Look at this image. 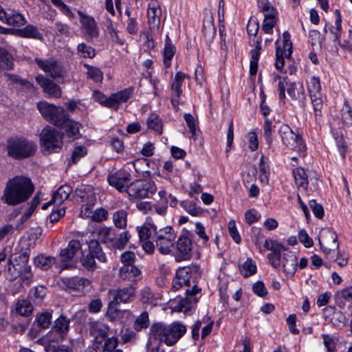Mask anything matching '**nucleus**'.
<instances>
[{
	"instance_id": "nucleus-27",
	"label": "nucleus",
	"mask_w": 352,
	"mask_h": 352,
	"mask_svg": "<svg viewBox=\"0 0 352 352\" xmlns=\"http://www.w3.org/2000/svg\"><path fill=\"white\" fill-rule=\"evenodd\" d=\"M14 36L38 40L43 38V36L38 32V28L33 25H28L23 28H14Z\"/></svg>"
},
{
	"instance_id": "nucleus-32",
	"label": "nucleus",
	"mask_w": 352,
	"mask_h": 352,
	"mask_svg": "<svg viewBox=\"0 0 352 352\" xmlns=\"http://www.w3.org/2000/svg\"><path fill=\"white\" fill-rule=\"evenodd\" d=\"M293 175L295 180V184L297 188L300 190H307L308 185V176L304 168L298 167L293 170Z\"/></svg>"
},
{
	"instance_id": "nucleus-56",
	"label": "nucleus",
	"mask_w": 352,
	"mask_h": 352,
	"mask_svg": "<svg viewBox=\"0 0 352 352\" xmlns=\"http://www.w3.org/2000/svg\"><path fill=\"white\" fill-rule=\"evenodd\" d=\"M108 218V212L107 210L100 208L94 211L91 219L96 222H101L107 220Z\"/></svg>"
},
{
	"instance_id": "nucleus-53",
	"label": "nucleus",
	"mask_w": 352,
	"mask_h": 352,
	"mask_svg": "<svg viewBox=\"0 0 352 352\" xmlns=\"http://www.w3.org/2000/svg\"><path fill=\"white\" fill-rule=\"evenodd\" d=\"M283 47L281 48L285 52V56L289 58L292 53V43L290 41V34L288 32H285L283 34Z\"/></svg>"
},
{
	"instance_id": "nucleus-29",
	"label": "nucleus",
	"mask_w": 352,
	"mask_h": 352,
	"mask_svg": "<svg viewBox=\"0 0 352 352\" xmlns=\"http://www.w3.org/2000/svg\"><path fill=\"white\" fill-rule=\"evenodd\" d=\"M115 236L116 232L111 228L102 227L98 232V239L110 248H113Z\"/></svg>"
},
{
	"instance_id": "nucleus-63",
	"label": "nucleus",
	"mask_w": 352,
	"mask_h": 352,
	"mask_svg": "<svg viewBox=\"0 0 352 352\" xmlns=\"http://www.w3.org/2000/svg\"><path fill=\"white\" fill-rule=\"evenodd\" d=\"M16 265L18 267L23 268L28 266L29 254L27 252H21L16 258H14Z\"/></svg>"
},
{
	"instance_id": "nucleus-42",
	"label": "nucleus",
	"mask_w": 352,
	"mask_h": 352,
	"mask_svg": "<svg viewBox=\"0 0 352 352\" xmlns=\"http://www.w3.org/2000/svg\"><path fill=\"white\" fill-rule=\"evenodd\" d=\"M70 320L63 316H60L54 322L53 329L60 335L65 334L69 327Z\"/></svg>"
},
{
	"instance_id": "nucleus-26",
	"label": "nucleus",
	"mask_w": 352,
	"mask_h": 352,
	"mask_svg": "<svg viewBox=\"0 0 352 352\" xmlns=\"http://www.w3.org/2000/svg\"><path fill=\"white\" fill-rule=\"evenodd\" d=\"M119 276L124 280L135 282L142 278V272L134 265H126L120 267Z\"/></svg>"
},
{
	"instance_id": "nucleus-18",
	"label": "nucleus",
	"mask_w": 352,
	"mask_h": 352,
	"mask_svg": "<svg viewBox=\"0 0 352 352\" xmlns=\"http://www.w3.org/2000/svg\"><path fill=\"white\" fill-rule=\"evenodd\" d=\"M0 21L10 26L19 28L26 24L25 16L17 11L7 12L0 5Z\"/></svg>"
},
{
	"instance_id": "nucleus-48",
	"label": "nucleus",
	"mask_w": 352,
	"mask_h": 352,
	"mask_svg": "<svg viewBox=\"0 0 352 352\" xmlns=\"http://www.w3.org/2000/svg\"><path fill=\"white\" fill-rule=\"evenodd\" d=\"M345 315L340 310H334L331 318V324L337 328L345 326L346 323Z\"/></svg>"
},
{
	"instance_id": "nucleus-36",
	"label": "nucleus",
	"mask_w": 352,
	"mask_h": 352,
	"mask_svg": "<svg viewBox=\"0 0 352 352\" xmlns=\"http://www.w3.org/2000/svg\"><path fill=\"white\" fill-rule=\"evenodd\" d=\"M335 300L337 305L340 308L344 306L346 301L352 303V286L336 292Z\"/></svg>"
},
{
	"instance_id": "nucleus-30",
	"label": "nucleus",
	"mask_w": 352,
	"mask_h": 352,
	"mask_svg": "<svg viewBox=\"0 0 352 352\" xmlns=\"http://www.w3.org/2000/svg\"><path fill=\"white\" fill-rule=\"evenodd\" d=\"M89 328L90 333L96 338H105L109 331V327L98 320H91L89 322Z\"/></svg>"
},
{
	"instance_id": "nucleus-55",
	"label": "nucleus",
	"mask_w": 352,
	"mask_h": 352,
	"mask_svg": "<svg viewBox=\"0 0 352 352\" xmlns=\"http://www.w3.org/2000/svg\"><path fill=\"white\" fill-rule=\"evenodd\" d=\"M86 67H87L88 69L87 72V75L88 78L94 80L96 82H99L102 80V73L98 68L88 65H86Z\"/></svg>"
},
{
	"instance_id": "nucleus-22",
	"label": "nucleus",
	"mask_w": 352,
	"mask_h": 352,
	"mask_svg": "<svg viewBox=\"0 0 352 352\" xmlns=\"http://www.w3.org/2000/svg\"><path fill=\"white\" fill-rule=\"evenodd\" d=\"M186 297L181 299L178 304V311L186 313L191 309L197 302L196 295L201 292V289L195 285L191 289H187Z\"/></svg>"
},
{
	"instance_id": "nucleus-37",
	"label": "nucleus",
	"mask_w": 352,
	"mask_h": 352,
	"mask_svg": "<svg viewBox=\"0 0 352 352\" xmlns=\"http://www.w3.org/2000/svg\"><path fill=\"white\" fill-rule=\"evenodd\" d=\"M63 126H65V135L72 140L78 139L80 137L78 122L69 120L67 116V120Z\"/></svg>"
},
{
	"instance_id": "nucleus-20",
	"label": "nucleus",
	"mask_w": 352,
	"mask_h": 352,
	"mask_svg": "<svg viewBox=\"0 0 352 352\" xmlns=\"http://www.w3.org/2000/svg\"><path fill=\"white\" fill-rule=\"evenodd\" d=\"M135 288L129 285L123 288L109 290V296L112 298L111 301L115 304L120 302H129L132 300L135 296Z\"/></svg>"
},
{
	"instance_id": "nucleus-60",
	"label": "nucleus",
	"mask_w": 352,
	"mask_h": 352,
	"mask_svg": "<svg viewBox=\"0 0 352 352\" xmlns=\"http://www.w3.org/2000/svg\"><path fill=\"white\" fill-rule=\"evenodd\" d=\"M141 300L144 304L154 303V294L150 288H144L141 292Z\"/></svg>"
},
{
	"instance_id": "nucleus-45",
	"label": "nucleus",
	"mask_w": 352,
	"mask_h": 352,
	"mask_svg": "<svg viewBox=\"0 0 352 352\" xmlns=\"http://www.w3.org/2000/svg\"><path fill=\"white\" fill-rule=\"evenodd\" d=\"M113 221L116 227L123 229L126 226L127 212L124 210H120L114 213Z\"/></svg>"
},
{
	"instance_id": "nucleus-2",
	"label": "nucleus",
	"mask_w": 352,
	"mask_h": 352,
	"mask_svg": "<svg viewBox=\"0 0 352 352\" xmlns=\"http://www.w3.org/2000/svg\"><path fill=\"white\" fill-rule=\"evenodd\" d=\"M186 332V327L175 322L170 325L155 323L150 329L151 336L168 346L175 344Z\"/></svg>"
},
{
	"instance_id": "nucleus-21",
	"label": "nucleus",
	"mask_w": 352,
	"mask_h": 352,
	"mask_svg": "<svg viewBox=\"0 0 352 352\" xmlns=\"http://www.w3.org/2000/svg\"><path fill=\"white\" fill-rule=\"evenodd\" d=\"M186 77V74L178 72L171 84V104L176 111L179 109V98L182 94V85Z\"/></svg>"
},
{
	"instance_id": "nucleus-17",
	"label": "nucleus",
	"mask_w": 352,
	"mask_h": 352,
	"mask_svg": "<svg viewBox=\"0 0 352 352\" xmlns=\"http://www.w3.org/2000/svg\"><path fill=\"white\" fill-rule=\"evenodd\" d=\"M82 250V244L78 240L72 239L69 241L68 245L59 252L60 261L64 263L63 269L70 266L68 263L72 262L76 255Z\"/></svg>"
},
{
	"instance_id": "nucleus-52",
	"label": "nucleus",
	"mask_w": 352,
	"mask_h": 352,
	"mask_svg": "<svg viewBox=\"0 0 352 352\" xmlns=\"http://www.w3.org/2000/svg\"><path fill=\"white\" fill-rule=\"evenodd\" d=\"M36 321L41 328H48L52 321V314L50 312L42 313L37 316Z\"/></svg>"
},
{
	"instance_id": "nucleus-10",
	"label": "nucleus",
	"mask_w": 352,
	"mask_h": 352,
	"mask_svg": "<svg viewBox=\"0 0 352 352\" xmlns=\"http://www.w3.org/2000/svg\"><path fill=\"white\" fill-rule=\"evenodd\" d=\"M278 133L281 138L283 143L290 149H297L299 151H303L305 146L302 142V137L295 133L292 129L287 124H282Z\"/></svg>"
},
{
	"instance_id": "nucleus-46",
	"label": "nucleus",
	"mask_w": 352,
	"mask_h": 352,
	"mask_svg": "<svg viewBox=\"0 0 352 352\" xmlns=\"http://www.w3.org/2000/svg\"><path fill=\"white\" fill-rule=\"evenodd\" d=\"M149 323L148 314L146 311H144L136 318L133 328L136 331H140L142 329L147 328Z\"/></svg>"
},
{
	"instance_id": "nucleus-23",
	"label": "nucleus",
	"mask_w": 352,
	"mask_h": 352,
	"mask_svg": "<svg viewBox=\"0 0 352 352\" xmlns=\"http://www.w3.org/2000/svg\"><path fill=\"white\" fill-rule=\"evenodd\" d=\"M264 248L265 250H271L272 252L267 255L269 261L272 267L279 265L280 254L287 250V248L276 241L265 239Z\"/></svg>"
},
{
	"instance_id": "nucleus-16",
	"label": "nucleus",
	"mask_w": 352,
	"mask_h": 352,
	"mask_svg": "<svg viewBox=\"0 0 352 352\" xmlns=\"http://www.w3.org/2000/svg\"><path fill=\"white\" fill-rule=\"evenodd\" d=\"M110 186L120 192H126L131 184V174L126 170H119L109 175L107 178Z\"/></svg>"
},
{
	"instance_id": "nucleus-40",
	"label": "nucleus",
	"mask_w": 352,
	"mask_h": 352,
	"mask_svg": "<svg viewBox=\"0 0 352 352\" xmlns=\"http://www.w3.org/2000/svg\"><path fill=\"white\" fill-rule=\"evenodd\" d=\"M13 66L12 55L7 50L0 47V69L10 70L12 69Z\"/></svg>"
},
{
	"instance_id": "nucleus-28",
	"label": "nucleus",
	"mask_w": 352,
	"mask_h": 352,
	"mask_svg": "<svg viewBox=\"0 0 352 352\" xmlns=\"http://www.w3.org/2000/svg\"><path fill=\"white\" fill-rule=\"evenodd\" d=\"M162 11L160 8L155 4L150 3L147 10V17L151 28H158L160 23Z\"/></svg>"
},
{
	"instance_id": "nucleus-62",
	"label": "nucleus",
	"mask_w": 352,
	"mask_h": 352,
	"mask_svg": "<svg viewBox=\"0 0 352 352\" xmlns=\"http://www.w3.org/2000/svg\"><path fill=\"white\" fill-rule=\"evenodd\" d=\"M309 206L313 213L317 218L322 219L323 217L324 209L320 204H317L315 200H311L309 201Z\"/></svg>"
},
{
	"instance_id": "nucleus-54",
	"label": "nucleus",
	"mask_w": 352,
	"mask_h": 352,
	"mask_svg": "<svg viewBox=\"0 0 352 352\" xmlns=\"http://www.w3.org/2000/svg\"><path fill=\"white\" fill-rule=\"evenodd\" d=\"M264 135L268 144H271L273 141L272 123L269 119H265L263 124Z\"/></svg>"
},
{
	"instance_id": "nucleus-15",
	"label": "nucleus",
	"mask_w": 352,
	"mask_h": 352,
	"mask_svg": "<svg viewBox=\"0 0 352 352\" xmlns=\"http://www.w3.org/2000/svg\"><path fill=\"white\" fill-rule=\"evenodd\" d=\"M62 282L65 289L74 296L83 294L85 288L90 285L88 279L78 276L63 278Z\"/></svg>"
},
{
	"instance_id": "nucleus-5",
	"label": "nucleus",
	"mask_w": 352,
	"mask_h": 352,
	"mask_svg": "<svg viewBox=\"0 0 352 352\" xmlns=\"http://www.w3.org/2000/svg\"><path fill=\"white\" fill-rule=\"evenodd\" d=\"M38 109L43 117L54 125L62 127L67 120V114L63 108L51 104L47 102H39Z\"/></svg>"
},
{
	"instance_id": "nucleus-8",
	"label": "nucleus",
	"mask_w": 352,
	"mask_h": 352,
	"mask_svg": "<svg viewBox=\"0 0 352 352\" xmlns=\"http://www.w3.org/2000/svg\"><path fill=\"white\" fill-rule=\"evenodd\" d=\"M157 187L153 181L138 180L131 184L127 193L131 199H144L155 194Z\"/></svg>"
},
{
	"instance_id": "nucleus-49",
	"label": "nucleus",
	"mask_w": 352,
	"mask_h": 352,
	"mask_svg": "<svg viewBox=\"0 0 352 352\" xmlns=\"http://www.w3.org/2000/svg\"><path fill=\"white\" fill-rule=\"evenodd\" d=\"M131 238V235L128 231L122 232L120 233L118 238L115 236L113 248L122 250L123 249Z\"/></svg>"
},
{
	"instance_id": "nucleus-43",
	"label": "nucleus",
	"mask_w": 352,
	"mask_h": 352,
	"mask_svg": "<svg viewBox=\"0 0 352 352\" xmlns=\"http://www.w3.org/2000/svg\"><path fill=\"white\" fill-rule=\"evenodd\" d=\"M21 272L22 268L16 267V264H12V260L9 258L8 261V265L5 269L7 278L10 280H15L21 275Z\"/></svg>"
},
{
	"instance_id": "nucleus-57",
	"label": "nucleus",
	"mask_w": 352,
	"mask_h": 352,
	"mask_svg": "<svg viewBox=\"0 0 352 352\" xmlns=\"http://www.w3.org/2000/svg\"><path fill=\"white\" fill-rule=\"evenodd\" d=\"M284 56L285 52L283 50L280 48V47H277L276 52L275 67L280 72L283 70L285 65Z\"/></svg>"
},
{
	"instance_id": "nucleus-1",
	"label": "nucleus",
	"mask_w": 352,
	"mask_h": 352,
	"mask_svg": "<svg viewBox=\"0 0 352 352\" xmlns=\"http://www.w3.org/2000/svg\"><path fill=\"white\" fill-rule=\"evenodd\" d=\"M34 189L30 179L16 176L8 181L1 200L8 206H16L28 200Z\"/></svg>"
},
{
	"instance_id": "nucleus-3",
	"label": "nucleus",
	"mask_w": 352,
	"mask_h": 352,
	"mask_svg": "<svg viewBox=\"0 0 352 352\" xmlns=\"http://www.w3.org/2000/svg\"><path fill=\"white\" fill-rule=\"evenodd\" d=\"M8 155L21 160L33 156L37 149L36 144L21 136L11 137L6 144Z\"/></svg>"
},
{
	"instance_id": "nucleus-25",
	"label": "nucleus",
	"mask_w": 352,
	"mask_h": 352,
	"mask_svg": "<svg viewBox=\"0 0 352 352\" xmlns=\"http://www.w3.org/2000/svg\"><path fill=\"white\" fill-rule=\"evenodd\" d=\"M133 93V88L129 87L111 94L109 100V108L118 109L122 102H126L131 98Z\"/></svg>"
},
{
	"instance_id": "nucleus-39",
	"label": "nucleus",
	"mask_w": 352,
	"mask_h": 352,
	"mask_svg": "<svg viewBox=\"0 0 352 352\" xmlns=\"http://www.w3.org/2000/svg\"><path fill=\"white\" fill-rule=\"evenodd\" d=\"M287 86V92L288 95L294 100H299L303 96L304 89L302 85L296 82H285Z\"/></svg>"
},
{
	"instance_id": "nucleus-4",
	"label": "nucleus",
	"mask_w": 352,
	"mask_h": 352,
	"mask_svg": "<svg viewBox=\"0 0 352 352\" xmlns=\"http://www.w3.org/2000/svg\"><path fill=\"white\" fill-rule=\"evenodd\" d=\"M40 140L43 151L47 153H57L63 146V133L50 126L42 130Z\"/></svg>"
},
{
	"instance_id": "nucleus-9",
	"label": "nucleus",
	"mask_w": 352,
	"mask_h": 352,
	"mask_svg": "<svg viewBox=\"0 0 352 352\" xmlns=\"http://www.w3.org/2000/svg\"><path fill=\"white\" fill-rule=\"evenodd\" d=\"M307 86L315 111V117L317 120L322 116L321 109L322 107L321 85L319 78L311 76L309 80H307Z\"/></svg>"
},
{
	"instance_id": "nucleus-12",
	"label": "nucleus",
	"mask_w": 352,
	"mask_h": 352,
	"mask_svg": "<svg viewBox=\"0 0 352 352\" xmlns=\"http://www.w3.org/2000/svg\"><path fill=\"white\" fill-rule=\"evenodd\" d=\"M78 14L80 16L81 30L85 38L88 41L98 38L100 32L99 28L94 18L85 14L80 10L78 11Z\"/></svg>"
},
{
	"instance_id": "nucleus-58",
	"label": "nucleus",
	"mask_w": 352,
	"mask_h": 352,
	"mask_svg": "<svg viewBox=\"0 0 352 352\" xmlns=\"http://www.w3.org/2000/svg\"><path fill=\"white\" fill-rule=\"evenodd\" d=\"M87 154V149L85 146H79L74 148L71 161L73 164H76L79 160Z\"/></svg>"
},
{
	"instance_id": "nucleus-24",
	"label": "nucleus",
	"mask_w": 352,
	"mask_h": 352,
	"mask_svg": "<svg viewBox=\"0 0 352 352\" xmlns=\"http://www.w3.org/2000/svg\"><path fill=\"white\" fill-rule=\"evenodd\" d=\"M37 82L43 89L45 93L52 97L58 98L61 96V90L58 85L52 80L39 75L36 78Z\"/></svg>"
},
{
	"instance_id": "nucleus-41",
	"label": "nucleus",
	"mask_w": 352,
	"mask_h": 352,
	"mask_svg": "<svg viewBox=\"0 0 352 352\" xmlns=\"http://www.w3.org/2000/svg\"><path fill=\"white\" fill-rule=\"evenodd\" d=\"M239 271L241 274L245 278L256 274L255 262L251 258H248L242 265H239Z\"/></svg>"
},
{
	"instance_id": "nucleus-35",
	"label": "nucleus",
	"mask_w": 352,
	"mask_h": 352,
	"mask_svg": "<svg viewBox=\"0 0 352 352\" xmlns=\"http://www.w3.org/2000/svg\"><path fill=\"white\" fill-rule=\"evenodd\" d=\"M180 276H186L189 280L193 279L197 280L201 277V272L199 265L196 264H192L188 266L179 267Z\"/></svg>"
},
{
	"instance_id": "nucleus-33",
	"label": "nucleus",
	"mask_w": 352,
	"mask_h": 352,
	"mask_svg": "<svg viewBox=\"0 0 352 352\" xmlns=\"http://www.w3.org/2000/svg\"><path fill=\"white\" fill-rule=\"evenodd\" d=\"M56 261V259L54 256L40 254L34 258V263L38 268L47 270L55 264Z\"/></svg>"
},
{
	"instance_id": "nucleus-50",
	"label": "nucleus",
	"mask_w": 352,
	"mask_h": 352,
	"mask_svg": "<svg viewBox=\"0 0 352 352\" xmlns=\"http://www.w3.org/2000/svg\"><path fill=\"white\" fill-rule=\"evenodd\" d=\"M190 285V280L186 276H180L179 268L176 271V275L173 280L172 288L173 290L177 291L182 286Z\"/></svg>"
},
{
	"instance_id": "nucleus-11",
	"label": "nucleus",
	"mask_w": 352,
	"mask_h": 352,
	"mask_svg": "<svg viewBox=\"0 0 352 352\" xmlns=\"http://www.w3.org/2000/svg\"><path fill=\"white\" fill-rule=\"evenodd\" d=\"M34 61L43 72L52 78L64 77L66 74V69L63 66L53 58L46 59L36 58Z\"/></svg>"
},
{
	"instance_id": "nucleus-14",
	"label": "nucleus",
	"mask_w": 352,
	"mask_h": 352,
	"mask_svg": "<svg viewBox=\"0 0 352 352\" xmlns=\"http://www.w3.org/2000/svg\"><path fill=\"white\" fill-rule=\"evenodd\" d=\"M192 250V244L191 239L186 233L181 234L176 241L175 261L177 262H181L190 259Z\"/></svg>"
},
{
	"instance_id": "nucleus-34",
	"label": "nucleus",
	"mask_w": 352,
	"mask_h": 352,
	"mask_svg": "<svg viewBox=\"0 0 352 352\" xmlns=\"http://www.w3.org/2000/svg\"><path fill=\"white\" fill-rule=\"evenodd\" d=\"M176 52L175 47L171 43L170 39L167 36L163 52V62L166 68L171 66V60Z\"/></svg>"
},
{
	"instance_id": "nucleus-59",
	"label": "nucleus",
	"mask_w": 352,
	"mask_h": 352,
	"mask_svg": "<svg viewBox=\"0 0 352 352\" xmlns=\"http://www.w3.org/2000/svg\"><path fill=\"white\" fill-rule=\"evenodd\" d=\"M228 230L230 235L232 238V239L237 243H240L241 241V236L236 228L235 221L234 220H231L228 223Z\"/></svg>"
},
{
	"instance_id": "nucleus-44",
	"label": "nucleus",
	"mask_w": 352,
	"mask_h": 352,
	"mask_svg": "<svg viewBox=\"0 0 352 352\" xmlns=\"http://www.w3.org/2000/svg\"><path fill=\"white\" fill-rule=\"evenodd\" d=\"M33 310V307L30 301L22 299L18 301L16 306V311L23 316H29Z\"/></svg>"
},
{
	"instance_id": "nucleus-47",
	"label": "nucleus",
	"mask_w": 352,
	"mask_h": 352,
	"mask_svg": "<svg viewBox=\"0 0 352 352\" xmlns=\"http://www.w3.org/2000/svg\"><path fill=\"white\" fill-rule=\"evenodd\" d=\"M147 125L149 129H153L159 134L162 133V121L157 115L151 114L147 120Z\"/></svg>"
},
{
	"instance_id": "nucleus-19",
	"label": "nucleus",
	"mask_w": 352,
	"mask_h": 352,
	"mask_svg": "<svg viewBox=\"0 0 352 352\" xmlns=\"http://www.w3.org/2000/svg\"><path fill=\"white\" fill-rule=\"evenodd\" d=\"M279 265L273 267L275 269H283L288 275L294 276L297 269V258L292 252L280 254Z\"/></svg>"
},
{
	"instance_id": "nucleus-6",
	"label": "nucleus",
	"mask_w": 352,
	"mask_h": 352,
	"mask_svg": "<svg viewBox=\"0 0 352 352\" xmlns=\"http://www.w3.org/2000/svg\"><path fill=\"white\" fill-rule=\"evenodd\" d=\"M102 263L107 262L105 253L97 241H91L88 252H83L80 258L81 265L87 270L93 272L97 268L95 259Z\"/></svg>"
},
{
	"instance_id": "nucleus-64",
	"label": "nucleus",
	"mask_w": 352,
	"mask_h": 352,
	"mask_svg": "<svg viewBox=\"0 0 352 352\" xmlns=\"http://www.w3.org/2000/svg\"><path fill=\"white\" fill-rule=\"evenodd\" d=\"M298 239L306 248H310L313 245V240L309 236L305 230H302L298 233Z\"/></svg>"
},
{
	"instance_id": "nucleus-31",
	"label": "nucleus",
	"mask_w": 352,
	"mask_h": 352,
	"mask_svg": "<svg viewBox=\"0 0 352 352\" xmlns=\"http://www.w3.org/2000/svg\"><path fill=\"white\" fill-rule=\"evenodd\" d=\"M72 192V188L67 184H64L60 186L52 195L53 203L56 206L61 205L69 198Z\"/></svg>"
},
{
	"instance_id": "nucleus-7",
	"label": "nucleus",
	"mask_w": 352,
	"mask_h": 352,
	"mask_svg": "<svg viewBox=\"0 0 352 352\" xmlns=\"http://www.w3.org/2000/svg\"><path fill=\"white\" fill-rule=\"evenodd\" d=\"M156 239L155 243L159 252L164 255L168 254L171 252L175 241L176 234L171 226H166L157 230L154 228Z\"/></svg>"
},
{
	"instance_id": "nucleus-51",
	"label": "nucleus",
	"mask_w": 352,
	"mask_h": 352,
	"mask_svg": "<svg viewBox=\"0 0 352 352\" xmlns=\"http://www.w3.org/2000/svg\"><path fill=\"white\" fill-rule=\"evenodd\" d=\"M77 49L78 54L84 58H91L95 56V49L84 43H80Z\"/></svg>"
},
{
	"instance_id": "nucleus-13",
	"label": "nucleus",
	"mask_w": 352,
	"mask_h": 352,
	"mask_svg": "<svg viewBox=\"0 0 352 352\" xmlns=\"http://www.w3.org/2000/svg\"><path fill=\"white\" fill-rule=\"evenodd\" d=\"M338 236L334 230L331 228L323 229L319 235V243L324 254L329 255L339 248L337 241Z\"/></svg>"
},
{
	"instance_id": "nucleus-38",
	"label": "nucleus",
	"mask_w": 352,
	"mask_h": 352,
	"mask_svg": "<svg viewBox=\"0 0 352 352\" xmlns=\"http://www.w3.org/2000/svg\"><path fill=\"white\" fill-rule=\"evenodd\" d=\"M258 7L259 10L263 13L265 19H277L278 12L268 1H258Z\"/></svg>"
},
{
	"instance_id": "nucleus-61",
	"label": "nucleus",
	"mask_w": 352,
	"mask_h": 352,
	"mask_svg": "<svg viewBox=\"0 0 352 352\" xmlns=\"http://www.w3.org/2000/svg\"><path fill=\"white\" fill-rule=\"evenodd\" d=\"M323 344L329 352H335L336 342L333 336L328 334H322Z\"/></svg>"
}]
</instances>
